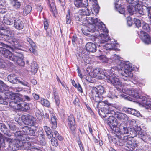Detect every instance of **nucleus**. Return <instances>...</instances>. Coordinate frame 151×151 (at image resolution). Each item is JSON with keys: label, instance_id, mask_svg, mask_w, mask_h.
<instances>
[{"label": "nucleus", "instance_id": "nucleus-33", "mask_svg": "<svg viewBox=\"0 0 151 151\" xmlns=\"http://www.w3.org/2000/svg\"><path fill=\"white\" fill-rule=\"evenodd\" d=\"M11 4L14 9H18L21 6V3L18 0H11Z\"/></svg>", "mask_w": 151, "mask_h": 151}, {"label": "nucleus", "instance_id": "nucleus-57", "mask_svg": "<svg viewBox=\"0 0 151 151\" xmlns=\"http://www.w3.org/2000/svg\"><path fill=\"white\" fill-rule=\"evenodd\" d=\"M35 134V131L33 129L30 127V129H29V131L28 133L27 134V135H29L31 136H34Z\"/></svg>", "mask_w": 151, "mask_h": 151}, {"label": "nucleus", "instance_id": "nucleus-49", "mask_svg": "<svg viewBox=\"0 0 151 151\" xmlns=\"http://www.w3.org/2000/svg\"><path fill=\"white\" fill-rule=\"evenodd\" d=\"M39 144L42 145H45L46 144L45 139L44 137H42L39 139H37Z\"/></svg>", "mask_w": 151, "mask_h": 151}, {"label": "nucleus", "instance_id": "nucleus-31", "mask_svg": "<svg viewBox=\"0 0 151 151\" xmlns=\"http://www.w3.org/2000/svg\"><path fill=\"white\" fill-rule=\"evenodd\" d=\"M44 129L45 131L47 136L48 138L50 139L53 137V133L49 127L47 126H45L44 127Z\"/></svg>", "mask_w": 151, "mask_h": 151}, {"label": "nucleus", "instance_id": "nucleus-52", "mask_svg": "<svg viewBox=\"0 0 151 151\" xmlns=\"http://www.w3.org/2000/svg\"><path fill=\"white\" fill-rule=\"evenodd\" d=\"M23 141H22V142H23V143H24V142H23ZM22 145L24 146V147H25L27 149H30V148L32 146L30 142H25L24 145H23V143H22Z\"/></svg>", "mask_w": 151, "mask_h": 151}, {"label": "nucleus", "instance_id": "nucleus-42", "mask_svg": "<svg viewBox=\"0 0 151 151\" xmlns=\"http://www.w3.org/2000/svg\"><path fill=\"white\" fill-rule=\"evenodd\" d=\"M115 8L117 9L119 12L122 14H123L125 12V10L124 8L120 7L118 4L116 3H115Z\"/></svg>", "mask_w": 151, "mask_h": 151}, {"label": "nucleus", "instance_id": "nucleus-17", "mask_svg": "<svg viewBox=\"0 0 151 151\" xmlns=\"http://www.w3.org/2000/svg\"><path fill=\"white\" fill-rule=\"evenodd\" d=\"M8 42L12 44V48L15 49H21V45L17 38L10 36L8 39Z\"/></svg>", "mask_w": 151, "mask_h": 151}, {"label": "nucleus", "instance_id": "nucleus-37", "mask_svg": "<svg viewBox=\"0 0 151 151\" xmlns=\"http://www.w3.org/2000/svg\"><path fill=\"white\" fill-rule=\"evenodd\" d=\"M31 71L34 73L37 72L38 67L37 64L35 62H33L31 65Z\"/></svg>", "mask_w": 151, "mask_h": 151}, {"label": "nucleus", "instance_id": "nucleus-27", "mask_svg": "<svg viewBox=\"0 0 151 151\" xmlns=\"http://www.w3.org/2000/svg\"><path fill=\"white\" fill-rule=\"evenodd\" d=\"M8 80L10 82L14 84L17 83L19 79L15 74H10L8 76Z\"/></svg>", "mask_w": 151, "mask_h": 151}, {"label": "nucleus", "instance_id": "nucleus-62", "mask_svg": "<svg viewBox=\"0 0 151 151\" xmlns=\"http://www.w3.org/2000/svg\"><path fill=\"white\" fill-rule=\"evenodd\" d=\"M76 88H77L78 90L81 93H82L83 92L82 88L80 85L78 83L77 86Z\"/></svg>", "mask_w": 151, "mask_h": 151}, {"label": "nucleus", "instance_id": "nucleus-48", "mask_svg": "<svg viewBox=\"0 0 151 151\" xmlns=\"http://www.w3.org/2000/svg\"><path fill=\"white\" fill-rule=\"evenodd\" d=\"M95 3L96 4L93 6V9L95 12V14H96L99 12L100 9V7L98 4L96 3Z\"/></svg>", "mask_w": 151, "mask_h": 151}, {"label": "nucleus", "instance_id": "nucleus-46", "mask_svg": "<svg viewBox=\"0 0 151 151\" xmlns=\"http://www.w3.org/2000/svg\"><path fill=\"white\" fill-rule=\"evenodd\" d=\"M137 83L140 87H142L145 85L146 83L145 80L144 79H139L137 81Z\"/></svg>", "mask_w": 151, "mask_h": 151}, {"label": "nucleus", "instance_id": "nucleus-56", "mask_svg": "<svg viewBox=\"0 0 151 151\" xmlns=\"http://www.w3.org/2000/svg\"><path fill=\"white\" fill-rule=\"evenodd\" d=\"M19 105L20 107V108L22 110L25 107L26 105L27 104L25 102H22V103L19 102Z\"/></svg>", "mask_w": 151, "mask_h": 151}, {"label": "nucleus", "instance_id": "nucleus-35", "mask_svg": "<svg viewBox=\"0 0 151 151\" xmlns=\"http://www.w3.org/2000/svg\"><path fill=\"white\" fill-rule=\"evenodd\" d=\"M51 116V121L50 124L51 128L53 129H55L57 127V119L56 117L53 115Z\"/></svg>", "mask_w": 151, "mask_h": 151}, {"label": "nucleus", "instance_id": "nucleus-60", "mask_svg": "<svg viewBox=\"0 0 151 151\" xmlns=\"http://www.w3.org/2000/svg\"><path fill=\"white\" fill-rule=\"evenodd\" d=\"M38 136L39 139L42 137H44V135L42 131H39L38 133Z\"/></svg>", "mask_w": 151, "mask_h": 151}, {"label": "nucleus", "instance_id": "nucleus-19", "mask_svg": "<svg viewBox=\"0 0 151 151\" xmlns=\"http://www.w3.org/2000/svg\"><path fill=\"white\" fill-rule=\"evenodd\" d=\"M139 134H140V137L145 142L149 143L151 141V134L148 132H139Z\"/></svg>", "mask_w": 151, "mask_h": 151}, {"label": "nucleus", "instance_id": "nucleus-44", "mask_svg": "<svg viewBox=\"0 0 151 151\" xmlns=\"http://www.w3.org/2000/svg\"><path fill=\"white\" fill-rule=\"evenodd\" d=\"M41 103L42 105L47 107L49 106L50 104L49 101L43 98L41 99Z\"/></svg>", "mask_w": 151, "mask_h": 151}, {"label": "nucleus", "instance_id": "nucleus-18", "mask_svg": "<svg viewBox=\"0 0 151 151\" xmlns=\"http://www.w3.org/2000/svg\"><path fill=\"white\" fill-rule=\"evenodd\" d=\"M111 115L113 116H114V117L117 118L118 119L120 120H124L127 119V115L125 114L118 111L115 112L114 111H111Z\"/></svg>", "mask_w": 151, "mask_h": 151}, {"label": "nucleus", "instance_id": "nucleus-13", "mask_svg": "<svg viewBox=\"0 0 151 151\" xmlns=\"http://www.w3.org/2000/svg\"><path fill=\"white\" fill-rule=\"evenodd\" d=\"M138 34L145 44L148 45L151 43V37L147 33L143 31H141L139 32Z\"/></svg>", "mask_w": 151, "mask_h": 151}, {"label": "nucleus", "instance_id": "nucleus-59", "mask_svg": "<svg viewBox=\"0 0 151 151\" xmlns=\"http://www.w3.org/2000/svg\"><path fill=\"white\" fill-rule=\"evenodd\" d=\"M22 98V100L23 99H25V101H30L31 100V98L27 96L24 95V96H23V98L21 97Z\"/></svg>", "mask_w": 151, "mask_h": 151}, {"label": "nucleus", "instance_id": "nucleus-41", "mask_svg": "<svg viewBox=\"0 0 151 151\" xmlns=\"http://www.w3.org/2000/svg\"><path fill=\"white\" fill-rule=\"evenodd\" d=\"M82 58L83 60L86 63L89 64L91 63V59L89 58L88 55L83 53L82 54Z\"/></svg>", "mask_w": 151, "mask_h": 151}, {"label": "nucleus", "instance_id": "nucleus-58", "mask_svg": "<svg viewBox=\"0 0 151 151\" xmlns=\"http://www.w3.org/2000/svg\"><path fill=\"white\" fill-rule=\"evenodd\" d=\"M44 25L45 29V30H47L48 28L49 24L47 19H45L44 20Z\"/></svg>", "mask_w": 151, "mask_h": 151}, {"label": "nucleus", "instance_id": "nucleus-24", "mask_svg": "<svg viewBox=\"0 0 151 151\" xmlns=\"http://www.w3.org/2000/svg\"><path fill=\"white\" fill-rule=\"evenodd\" d=\"M27 40L30 45V46H29V48L30 52L35 54H37V52L36 50V47L35 46V44L33 42L32 40L29 38H27Z\"/></svg>", "mask_w": 151, "mask_h": 151}, {"label": "nucleus", "instance_id": "nucleus-10", "mask_svg": "<svg viewBox=\"0 0 151 151\" xmlns=\"http://www.w3.org/2000/svg\"><path fill=\"white\" fill-rule=\"evenodd\" d=\"M91 74L93 77H97L99 79H102L106 77L108 74L106 71H103L100 68H97L93 70L92 73Z\"/></svg>", "mask_w": 151, "mask_h": 151}, {"label": "nucleus", "instance_id": "nucleus-15", "mask_svg": "<svg viewBox=\"0 0 151 151\" xmlns=\"http://www.w3.org/2000/svg\"><path fill=\"white\" fill-rule=\"evenodd\" d=\"M111 105H106L103 108H101L99 110V114L104 117H105L107 116H109V115L111 114V111H114L111 110Z\"/></svg>", "mask_w": 151, "mask_h": 151}, {"label": "nucleus", "instance_id": "nucleus-28", "mask_svg": "<svg viewBox=\"0 0 151 151\" xmlns=\"http://www.w3.org/2000/svg\"><path fill=\"white\" fill-rule=\"evenodd\" d=\"M0 130L1 132L8 136H11V133L8 130L6 126L4 124L0 123Z\"/></svg>", "mask_w": 151, "mask_h": 151}, {"label": "nucleus", "instance_id": "nucleus-11", "mask_svg": "<svg viewBox=\"0 0 151 151\" xmlns=\"http://www.w3.org/2000/svg\"><path fill=\"white\" fill-rule=\"evenodd\" d=\"M9 98L12 100L9 101V105L12 107L16 108L19 105V102L22 101V98L20 96H17L14 94L12 95L10 94L9 96Z\"/></svg>", "mask_w": 151, "mask_h": 151}, {"label": "nucleus", "instance_id": "nucleus-61", "mask_svg": "<svg viewBox=\"0 0 151 151\" xmlns=\"http://www.w3.org/2000/svg\"><path fill=\"white\" fill-rule=\"evenodd\" d=\"M22 88L20 87L16 88H14V91L16 92H19L22 90Z\"/></svg>", "mask_w": 151, "mask_h": 151}, {"label": "nucleus", "instance_id": "nucleus-8", "mask_svg": "<svg viewBox=\"0 0 151 151\" xmlns=\"http://www.w3.org/2000/svg\"><path fill=\"white\" fill-rule=\"evenodd\" d=\"M14 135L16 138L13 139L10 138L5 137L4 139L1 138V134L0 133V143L2 142H6L9 144L10 147L12 146L13 145H18V146H21L22 145L23 142L22 141L25 140V138L23 136L21 135V132L19 131H16L14 133Z\"/></svg>", "mask_w": 151, "mask_h": 151}, {"label": "nucleus", "instance_id": "nucleus-26", "mask_svg": "<svg viewBox=\"0 0 151 151\" xmlns=\"http://www.w3.org/2000/svg\"><path fill=\"white\" fill-rule=\"evenodd\" d=\"M125 111L126 112L129 114H132L138 117L142 116L139 112L134 109L128 108L126 109Z\"/></svg>", "mask_w": 151, "mask_h": 151}, {"label": "nucleus", "instance_id": "nucleus-25", "mask_svg": "<svg viewBox=\"0 0 151 151\" xmlns=\"http://www.w3.org/2000/svg\"><path fill=\"white\" fill-rule=\"evenodd\" d=\"M130 4H133V5L130 4L127 7L128 12L130 15H133L135 13L136 8L137 7V4H135L134 3H129ZM140 4L139 1V3L137 5Z\"/></svg>", "mask_w": 151, "mask_h": 151}, {"label": "nucleus", "instance_id": "nucleus-63", "mask_svg": "<svg viewBox=\"0 0 151 151\" xmlns=\"http://www.w3.org/2000/svg\"><path fill=\"white\" fill-rule=\"evenodd\" d=\"M30 109V107L29 106V105L28 104H27V105H26V106L23 109V111L26 112L27 111Z\"/></svg>", "mask_w": 151, "mask_h": 151}, {"label": "nucleus", "instance_id": "nucleus-23", "mask_svg": "<svg viewBox=\"0 0 151 151\" xmlns=\"http://www.w3.org/2000/svg\"><path fill=\"white\" fill-rule=\"evenodd\" d=\"M14 21V26L16 29L20 30L23 29L24 24L20 19H15Z\"/></svg>", "mask_w": 151, "mask_h": 151}, {"label": "nucleus", "instance_id": "nucleus-51", "mask_svg": "<svg viewBox=\"0 0 151 151\" xmlns=\"http://www.w3.org/2000/svg\"><path fill=\"white\" fill-rule=\"evenodd\" d=\"M134 22L136 26L138 28L140 27L141 26V22L140 20L136 18L134 19Z\"/></svg>", "mask_w": 151, "mask_h": 151}, {"label": "nucleus", "instance_id": "nucleus-7", "mask_svg": "<svg viewBox=\"0 0 151 151\" xmlns=\"http://www.w3.org/2000/svg\"><path fill=\"white\" fill-rule=\"evenodd\" d=\"M104 87L99 86L97 87H93V88L91 93V96L92 99L97 103L96 105L97 107L99 104H106L107 101H101L102 97L101 96L104 92Z\"/></svg>", "mask_w": 151, "mask_h": 151}, {"label": "nucleus", "instance_id": "nucleus-9", "mask_svg": "<svg viewBox=\"0 0 151 151\" xmlns=\"http://www.w3.org/2000/svg\"><path fill=\"white\" fill-rule=\"evenodd\" d=\"M129 129V128L127 127L126 125L124 124H120L114 132V133L116 135L117 138H115L113 140L114 142V143L116 140L119 138V137L120 138L121 136H124V134H127L128 133Z\"/></svg>", "mask_w": 151, "mask_h": 151}, {"label": "nucleus", "instance_id": "nucleus-54", "mask_svg": "<svg viewBox=\"0 0 151 151\" xmlns=\"http://www.w3.org/2000/svg\"><path fill=\"white\" fill-rule=\"evenodd\" d=\"M18 83L21 84L22 85H23L24 86H27V87L29 86V83L23 80V81H20L19 79V81L18 82Z\"/></svg>", "mask_w": 151, "mask_h": 151}, {"label": "nucleus", "instance_id": "nucleus-64", "mask_svg": "<svg viewBox=\"0 0 151 151\" xmlns=\"http://www.w3.org/2000/svg\"><path fill=\"white\" fill-rule=\"evenodd\" d=\"M79 102V100L78 99L77 97H76L74 100L73 101V103L75 105H76Z\"/></svg>", "mask_w": 151, "mask_h": 151}, {"label": "nucleus", "instance_id": "nucleus-20", "mask_svg": "<svg viewBox=\"0 0 151 151\" xmlns=\"http://www.w3.org/2000/svg\"><path fill=\"white\" fill-rule=\"evenodd\" d=\"M13 35V30L9 28L6 29V30H1L0 29V38L4 37L5 36L7 37L8 39L10 36Z\"/></svg>", "mask_w": 151, "mask_h": 151}, {"label": "nucleus", "instance_id": "nucleus-55", "mask_svg": "<svg viewBox=\"0 0 151 151\" xmlns=\"http://www.w3.org/2000/svg\"><path fill=\"white\" fill-rule=\"evenodd\" d=\"M127 24L129 26H131L132 24V18L131 17H128L127 18Z\"/></svg>", "mask_w": 151, "mask_h": 151}, {"label": "nucleus", "instance_id": "nucleus-40", "mask_svg": "<svg viewBox=\"0 0 151 151\" xmlns=\"http://www.w3.org/2000/svg\"><path fill=\"white\" fill-rule=\"evenodd\" d=\"M14 19L10 18L4 17L3 19L4 22L7 25H11L13 24Z\"/></svg>", "mask_w": 151, "mask_h": 151}, {"label": "nucleus", "instance_id": "nucleus-32", "mask_svg": "<svg viewBox=\"0 0 151 151\" xmlns=\"http://www.w3.org/2000/svg\"><path fill=\"white\" fill-rule=\"evenodd\" d=\"M151 4V0L148 1V2L143 4L142 5L144 6L147 7V10L148 12V15L150 19H151V6L150 5Z\"/></svg>", "mask_w": 151, "mask_h": 151}, {"label": "nucleus", "instance_id": "nucleus-5", "mask_svg": "<svg viewBox=\"0 0 151 151\" xmlns=\"http://www.w3.org/2000/svg\"><path fill=\"white\" fill-rule=\"evenodd\" d=\"M123 90L124 92L129 94L133 98L123 94L121 95V96L122 98L125 99L133 101H134L135 100H137L140 102V104H142L144 106H145L147 109H151V99L149 98L147 96L146 97L140 96L139 94L140 91L139 89L129 91H126L124 90Z\"/></svg>", "mask_w": 151, "mask_h": 151}, {"label": "nucleus", "instance_id": "nucleus-6", "mask_svg": "<svg viewBox=\"0 0 151 151\" xmlns=\"http://www.w3.org/2000/svg\"><path fill=\"white\" fill-rule=\"evenodd\" d=\"M13 53H11L9 50L0 47V53L15 63L21 66H24L25 63L23 60L24 56L22 54L18 53L14 50Z\"/></svg>", "mask_w": 151, "mask_h": 151}, {"label": "nucleus", "instance_id": "nucleus-53", "mask_svg": "<svg viewBox=\"0 0 151 151\" xmlns=\"http://www.w3.org/2000/svg\"><path fill=\"white\" fill-rule=\"evenodd\" d=\"M90 14V11L87 8H85L82 11V14L83 15L88 16Z\"/></svg>", "mask_w": 151, "mask_h": 151}, {"label": "nucleus", "instance_id": "nucleus-16", "mask_svg": "<svg viewBox=\"0 0 151 151\" xmlns=\"http://www.w3.org/2000/svg\"><path fill=\"white\" fill-rule=\"evenodd\" d=\"M67 122L69 129L73 132L75 131L76 128V125L74 118L73 115L68 116Z\"/></svg>", "mask_w": 151, "mask_h": 151}, {"label": "nucleus", "instance_id": "nucleus-38", "mask_svg": "<svg viewBox=\"0 0 151 151\" xmlns=\"http://www.w3.org/2000/svg\"><path fill=\"white\" fill-rule=\"evenodd\" d=\"M29 127H28L27 126H25L24 127L22 128V131L24 132L23 134H22L21 133V135L23 136V137H24L25 138V140H27V139L26 137H25V135L26 134L27 135V134L28 133V132L29 131V129H30ZM21 133V132L20 131Z\"/></svg>", "mask_w": 151, "mask_h": 151}, {"label": "nucleus", "instance_id": "nucleus-2", "mask_svg": "<svg viewBox=\"0 0 151 151\" xmlns=\"http://www.w3.org/2000/svg\"><path fill=\"white\" fill-rule=\"evenodd\" d=\"M121 72L122 71H120L119 72L118 70H116L114 68H112L108 72L106 77V79L107 80V81L108 82L111 83L115 86L117 88L118 90L122 91L125 94L129 95V94H127L125 92H124L123 90H124L126 91H129L135 90L137 89H129V87L131 86V85L132 84V82L129 80V78H132V77H126L125 76H124V78H123V79L125 81H126L127 82L124 83V86L123 88H122V83L119 80V78H117L118 75H117L118 72L121 73L120 72Z\"/></svg>", "mask_w": 151, "mask_h": 151}, {"label": "nucleus", "instance_id": "nucleus-12", "mask_svg": "<svg viewBox=\"0 0 151 151\" xmlns=\"http://www.w3.org/2000/svg\"><path fill=\"white\" fill-rule=\"evenodd\" d=\"M22 119L23 122L28 125L34 126L36 123V118L30 115H23L22 117Z\"/></svg>", "mask_w": 151, "mask_h": 151}, {"label": "nucleus", "instance_id": "nucleus-36", "mask_svg": "<svg viewBox=\"0 0 151 151\" xmlns=\"http://www.w3.org/2000/svg\"><path fill=\"white\" fill-rule=\"evenodd\" d=\"M53 94L56 104L58 107L60 103V99L58 94L55 90H53Z\"/></svg>", "mask_w": 151, "mask_h": 151}, {"label": "nucleus", "instance_id": "nucleus-3", "mask_svg": "<svg viewBox=\"0 0 151 151\" xmlns=\"http://www.w3.org/2000/svg\"><path fill=\"white\" fill-rule=\"evenodd\" d=\"M141 131L130 128L129 129L127 135L121 136L120 138L119 137V138L114 142V143L120 146L125 145L126 147L131 150H134L137 146V144L133 138L136 137H140V134H139V133Z\"/></svg>", "mask_w": 151, "mask_h": 151}, {"label": "nucleus", "instance_id": "nucleus-29", "mask_svg": "<svg viewBox=\"0 0 151 151\" xmlns=\"http://www.w3.org/2000/svg\"><path fill=\"white\" fill-rule=\"evenodd\" d=\"M6 91L8 90L7 86L4 82L0 80V93L3 96L5 95V93L2 92V90Z\"/></svg>", "mask_w": 151, "mask_h": 151}, {"label": "nucleus", "instance_id": "nucleus-47", "mask_svg": "<svg viewBox=\"0 0 151 151\" xmlns=\"http://www.w3.org/2000/svg\"><path fill=\"white\" fill-rule=\"evenodd\" d=\"M52 145L56 147L58 145V143L57 139L55 137L52 138L51 141Z\"/></svg>", "mask_w": 151, "mask_h": 151}, {"label": "nucleus", "instance_id": "nucleus-22", "mask_svg": "<svg viewBox=\"0 0 151 151\" xmlns=\"http://www.w3.org/2000/svg\"><path fill=\"white\" fill-rule=\"evenodd\" d=\"M86 50L91 52H95L97 49L96 45L93 43L88 42L85 46Z\"/></svg>", "mask_w": 151, "mask_h": 151}, {"label": "nucleus", "instance_id": "nucleus-21", "mask_svg": "<svg viewBox=\"0 0 151 151\" xmlns=\"http://www.w3.org/2000/svg\"><path fill=\"white\" fill-rule=\"evenodd\" d=\"M74 3L75 6L78 7H86L88 4V0H75Z\"/></svg>", "mask_w": 151, "mask_h": 151}, {"label": "nucleus", "instance_id": "nucleus-43", "mask_svg": "<svg viewBox=\"0 0 151 151\" xmlns=\"http://www.w3.org/2000/svg\"><path fill=\"white\" fill-rule=\"evenodd\" d=\"M107 96L109 98L114 99L117 98V95L114 91H109L107 95Z\"/></svg>", "mask_w": 151, "mask_h": 151}, {"label": "nucleus", "instance_id": "nucleus-4", "mask_svg": "<svg viewBox=\"0 0 151 151\" xmlns=\"http://www.w3.org/2000/svg\"><path fill=\"white\" fill-rule=\"evenodd\" d=\"M110 58L112 63L116 65L115 68L114 67V68L118 70L119 72L120 71H122L121 74L126 77L133 76L132 71L134 70V68L132 64L129 62H122L120 60L121 58L116 54L112 55Z\"/></svg>", "mask_w": 151, "mask_h": 151}, {"label": "nucleus", "instance_id": "nucleus-30", "mask_svg": "<svg viewBox=\"0 0 151 151\" xmlns=\"http://www.w3.org/2000/svg\"><path fill=\"white\" fill-rule=\"evenodd\" d=\"M129 125L130 128L133 129H137L138 131H140L142 130L141 126H138L136 123V121L134 119L131 120L129 123Z\"/></svg>", "mask_w": 151, "mask_h": 151}, {"label": "nucleus", "instance_id": "nucleus-1", "mask_svg": "<svg viewBox=\"0 0 151 151\" xmlns=\"http://www.w3.org/2000/svg\"><path fill=\"white\" fill-rule=\"evenodd\" d=\"M89 24L82 28L83 33L86 36L90 35V33L95 32L91 36V39L99 46H102V44L108 42L103 45V48L106 50L115 49L117 44L116 42L109 40V37L107 35L108 30L105 27V24L102 22L98 20L97 18L86 17Z\"/></svg>", "mask_w": 151, "mask_h": 151}, {"label": "nucleus", "instance_id": "nucleus-34", "mask_svg": "<svg viewBox=\"0 0 151 151\" xmlns=\"http://www.w3.org/2000/svg\"><path fill=\"white\" fill-rule=\"evenodd\" d=\"M140 4L137 5V7L136 8V10L135 13H138L142 15H143L144 14V10L142 7L141 6L142 5V3L139 1Z\"/></svg>", "mask_w": 151, "mask_h": 151}, {"label": "nucleus", "instance_id": "nucleus-50", "mask_svg": "<svg viewBox=\"0 0 151 151\" xmlns=\"http://www.w3.org/2000/svg\"><path fill=\"white\" fill-rule=\"evenodd\" d=\"M142 28L143 29L147 32L150 30V27L149 24L147 23H143L142 24Z\"/></svg>", "mask_w": 151, "mask_h": 151}, {"label": "nucleus", "instance_id": "nucleus-45", "mask_svg": "<svg viewBox=\"0 0 151 151\" xmlns=\"http://www.w3.org/2000/svg\"><path fill=\"white\" fill-rule=\"evenodd\" d=\"M68 14H67L66 18V23L67 24H69L70 23L71 21V17L70 13V11H68Z\"/></svg>", "mask_w": 151, "mask_h": 151}, {"label": "nucleus", "instance_id": "nucleus-39", "mask_svg": "<svg viewBox=\"0 0 151 151\" xmlns=\"http://www.w3.org/2000/svg\"><path fill=\"white\" fill-rule=\"evenodd\" d=\"M32 10V8L31 6L28 5L26 6L24 8L23 13L24 15H27L29 13H30Z\"/></svg>", "mask_w": 151, "mask_h": 151}, {"label": "nucleus", "instance_id": "nucleus-14", "mask_svg": "<svg viewBox=\"0 0 151 151\" xmlns=\"http://www.w3.org/2000/svg\"><path fill=\"white\" fill-rule=\"evenodd\" d=\"M118 123L116 119L112 115L109 116L107 124L114 133L118 128L117 126Z\"/></svg>", "mask_w": 151, "mask_h": 151}]
</instances>
